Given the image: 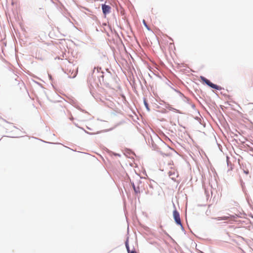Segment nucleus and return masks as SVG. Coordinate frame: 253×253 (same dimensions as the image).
I'll return each mask as SVG.
<instances>
[{
  "label": "nucleus",
  "instance_id": "obj_31",
  "mask_svg": "<svg viewBox=\"0 0 253 253\" xmlns=\"http://www.w3.org/2000/svg\"><path fill=\"white\" fill-rule=\"evenodd\" d=\"M87 128L88 129V130H91L92 129L88 126H87Z\"/></svg>",
  "mask_w": 253,
  "mask_h": 253
},
{
  "label": "nucleus",
  "instance_id": "obj_25",
  "mask_svg": "<svg viewBox=\"0 0 253 253\" xmlns=\"http://www.w3.org/2000/svg\"><path fill=\"white\" fill-rule=\"evenodd\" d=\"M185 98L186 99L187 102L189 103V101H190V99L186 97H185Z\"/></svg>",
  "mask_w": 253,
  "mask_h": 253
},
{
  "label": "nucleus",
  "instance_id": "obj_20",
  "mask_svg": "<svg viewBox=\"0 0 253 253\" xmlns=\"http://www.w3.org/2000/svg\"><path fill=\"white\" fill-rule=\"evenodd\" d=\"M169 176L175 175V173L174 172H172L171 171H169Z\"/></svg>",
  "mask_w": 253,
  "mask_h": 253
},
{
  "label": "nucleus",
  "instance_id": "obj_34",
  "mask_svg": "<svg viewBox=\"0 0 253 253\" xmlns=\"http://www.w3.org/2000/svg\"><path fill=\"white\" fill-rule=\"evenodd\" d=\"M61 35H62L63 37H65V36H66V35H64V34H61Z\"/></svg>",
  "mask_w": 253,
  "mask_h": 253
},
{
  "label": "nucleus",
  "instance_id": "obj_24",
  "mask_svg": "<svg viewBox=\"0 0 253 253\" xmlns=\"http://www.w3.org/2000/svg\"><path fill=\"white\" fill-rule=\"evenodd\" d=\"M191 107L193 109H195V105L194 104H191Z\"/></svg>",
  "mask_w": 253,
  "mask_h": 253
},
{
  "label": "nucleus",
  "instance_id": "obj_19",
  "mask_svg": "<svg viewBox=\"0 0 253 253\" xmlns=\"http://www.w3.org/2000/svg\"><path fill=\"white\" fill-rule=\"evenodd\" d=\"M127 253H136L135 251L134 248L133 247V250H130L129 251H127Z\"/></svg>",
  "mask_w": 253,
  "mask_h": 253
},
{
  "label": "nucleus",
  "instance_id": "obj_13",
  "mask_svg": "<svg viewBox=\"0 0 253 253\" xmlns=\"http://www.w3.org/2000/svg\"><path fill=\"white\" fill-rule=\"evenodd\" d=\"M240 184H241V186L242 187L243 191L244 193H245L246 192V190H245V183L244 182V181H243V180L242 179H240Z\"/></svg>",
  "mask_w": 253,
  "mask_h": 253
},
{
  "label": "nucleus",
  "instance_id": "obj_6",
  "mask_svg": "<svg viewBox=\"0 0 253 253\" xmlns=\"http://www.w3.org/2000/svg\"><path fill=\"white\" fill-rule=\"evenodd\" d=\"M130 184L131 185L134 191V193L135 194H137L138 193H140V190H139V186L138 185L137 187H136L134 182L130 181Z\"/></svg>",
  "mask_w": 253,
  "mask_h": 253
},
{
  "label": "nucleus",
  "instance_id": "obj_14",
  "mask_svg": "<svg viewBox=\"0 0 253 253\" xmlns=\"http://www.w3.org/2000/svg\"><path fill=\"white\" fill-rule=\"evenodd\" d=\"M142 23H143V24L144 26L145 27V28H146L148 30H149V31H151V28H150V27L147 25V22H146V21H145L144 19H143V20H142Z\"/></svg>",
  "mask_w": 253,
  "mask_h": 253
},
{
  "label": "nucleus",
  "instance_id": "obj_3",
  "mask_svg": "<svg viewBox=\"0 0 253 253\" xmlns=\"http://www.w3.org/2000/svg\"><path fill=\"white\" fill-rule=\"evenodd\" d=\"M200 81L204 84H206L210 87L217 90H221L223 89L222 87L212 83L210 80L203 76L200 77Z\"/></svg>",
  "mask_w": 253,
  "mask_h": 253
},
{
  "label": "nucleus",
  "instance_id": "obj_21",
  "mask_svg": "<svg viewBox=\"0 0 253 253\" xmlns=\"http://www.w3.org/2000/svg\"><path fill=\"white\" fill-rule=\"evenodd\" d=\"M48 78H49V79L51 81H53V78L51 76V75L50 74H48Z\"/></svg>",
  "mask_w": 253,
  "mask_h": 253
},
{
  "label": "nucleus",
  "instance_id": "obj_32",
  "mask_svg": "<svg viewBox=\"0 0 253 253\" xmlns=\"http://www.w3.org/2000/svg\"><path fill=\"white\" fill-rule=\"evenodd\" d=\"M167 111L166 110H164V111H162V113H166Z\"/></svg>",
  "mask_w": 253,
  "mask_h": 253
},
{
  "label": "nucleus",
  "instance_id": "obj_2",
  "mask_svg": "<svg viewBox=\"0 0 253 253\" xmlns=\"http://www.w3.org/2000/svg\"><path fill=\"white\" fill-rule=\"evenodd\" d=\"M106 70V73L104 72L102 70V69L100 71V73L97 75V81L99 85H104L106 87L109 86V83L107 80V78H110L112 76L111 73L108 70Z\"/></svg>",
  "mask_w": 253,
  "mask_h": 253
},
{
  "label": "nucleus",
  "instance_id": "obj_11",
  "mask_svg": "<svg viewBox=\"0 0 253 253\" xmlns=\"http://www.w3.org/2000/svg\"><path fill=\"white\" fill-rule=\"evenodd\" d=\"M228 159H229V157H227V164L228 167H230V169H228V171L230 170H232V169H233V166H232L231 163L229 161H228Z\"/></svg>",
  "mask_w": 253,
  "mask_h": 253
},
{
  "label": "nucleus",
  "instance_id": "obj_36",
  "mask_svg": "<svg viewBox=\"0 0 253 253\" xmlns=\"http://www.w3.org/2000/svg\"><path fill=\"white\" fill-rule=\"evenodd\" d=\"M72 119H73V117H72V118L70 119V120H72Z\"/></svg>",
  "mask_w": 253,
  "mask_h": 253
},
{
  "label": "nucleus",
  "instance_id": "obj_8",
  "mask_svg": "<svg viewBox=\"0 0 253 253\" xmlns=\"http://www.w3.org/2000/svg\"><path fill=\"white\" fill-rule=\"evenodd\" d=\"M143 100L144 105L146 110L149 112L150 111V108L149 107V104L147 102V99L145 97H144Z\"/></svg>",
  "mask_w": 253,
  "mask_h": 253
},
{
  "label": "nucleus",
  "instance_id": "obj_33",
  "mask_svg": "<svg viewBox=\"0 0 253 253\" xmlns=\"http://www.w3.org/2000/svg\"><path fill=\"white\" fill-rule=\"evenodd\" d=\"M76 76V75L75 74L72 78H75Z\"/></svg>",
  "mask_w": 253,
  "mask_h": 253
},
{
  "label": "nucleus",
  "instance_id": "obj_1",
  "mask_svg": "<svg viewBox=\"0 0 253 253\" xmlns=\"http://www.w3.org/2000/svg\"><path fill=\"white\" fill-rule=\"evenodd\" d=\"M101 69V67H94L92 73L89 75L87 78V82L90 87L94 88L99 86L97 79H96V77H97V74L100 73Z\"/></svg>",
  "mask_w": 253,
  "mask_h": 253
},
{
  "label": "nucleus",
  "instance_id": "obj_30",
  "mask_svg": "<svg viewBox=\"0 0 253 253\" xmlns=\"http://www.w3.org/2000/svg\"><path fill=\"white\" fill-rule=\"evenodd\" d=\"M199 123L201 124V125H203L202 123V120L201 121H198Z\"/></svg>",
  "mask_w": 253,
  "mask_h": 253
},
{
  "label": "nucleus",
  "instance_id": "obj_5",
  "mask_svg": "<svg viewBox=\"0 0 253 253\" xmlns=\"http://www.w3.org/2000/svg\"><path fill=\"white\" fill-rule=\"evenodd\" d=\"M101 9L102 13L104 16H106L107 14L110 13L111 7L109 5H107L106 3L101 4Z\"/></svg>",
  "mask_w": 253,
  "mask_h": 253
},
{
  "label": "nucleus",
  "instance_id": "obj_12",
  "mask_svg": "<svg viewBox=\"0 0 253 253\" xmlns=\"http://www.w3.org/2000/svg\"><path fill=\"white\" fill-rule=\"evenodd\" d=\"M125 246H126V249L127 250V252L129 251L130 248H129V243H128V237H127V239H126V240L125 242Z\"/></svg>",
  "mask_w": 253,
  "mask_h": 253
},
{
  "label": "nucleus",
  "instance_id": "obj_28",
  "mask_svg": "<svg viewBox=\"0 0 253 253\" xmlns=\"http://www.w3.org/2000/svg\"><path fill=\"white\" fill-rule=\"evenodd\" d=\"M115 155H116V156H119V157H120V156H121V155H120V154H118V153H116V154H115Z\"/></svg>",
  "mask_w": 253,
  "mask_h": 253
},
{
  "label": "nucleus",
  "instance_id": "obj_22",
  "mask_svg": "<svg viewBox=\"0 0 253 253\" xmlns=\"http://www.w3.org/2000/svg\"><path fill=\"white\" fill-rule=\"evenodd\" d=\"M195 119L196 120L198 121H201V119L200 117H197H197H195Z\"/></svg>",
  "mask_w": 253,
  "mask_h": 253
},
{
  "label": "nucleus",
  "instance_id": "obj_10",
  "mask_svg": "<svg viewBox=\"0 0 253 253\" xmlns=\"http://www.w3.org/2000/svg\"><path fill=\"white\" fill-rule=\"evenodd\" d=\"M83 129L84 131V132L86 133H87V134H88L89 135H94V134H99V133H101L102 131H107L109 130H102V131H97L96 132H88V131L84 129V128H83Z\"/></svg>",
  "mask_w": 253,
  "mask_h": 253
},
{
  "label": "nucleus",
  "instance_id": "obj_27",
  "mask_svg": "<svg viewBox=\"0 0 253 253\" xmlns=\"http://www.w3.org/2000/svg\"><path fill=\"white\" fill-rule=\"evenodd\" d=\"M149 187H150V188H153V185H152V184H149Z\"/></svg>",
  "mask_w": 253,
  "mask_h": 253
},
{
  "label": "nucleus",
  "instance_id": "obj_9",
  "mask_svg": "<svg viewBox=\"0 0 253 253\" xmlns=\"http://www.w3.org/2000/svg\"><path fill=\"white\" fill-rule=\"evenodd\" d=\"M212 218L214 219H215L216 220L220 221V220H227V219H228L229 217H228V216H221V217H212Z\"/></svg>",
  "mask_w": 253,
  "mask_h": 253
},
{
  "label": "nucleus",
  "instance_id": "obj_7",
  "mask_svg": "<svg viewBox=\"0 0 253 253\" xmlns=\"http://www.w3.org/2000/svg\"><path fill=\"white\" fill-rule=\"evenodd\" d=\"M166 108L168 109L170 111H173V112H175L177 113L182 114V112L180 110H179L176 108H174L173 107H172L169 104L168 106H167Z\"/></svg>",
  "mask_w": 253,
  "mask_h": 253
},
{
  "label": "nucleus",
  "instance_id": "obj_4",
  "mask_svg": "<svg viewBox=\"0 0 253 253\" xmlns=\"http://www.w3.org/2000/svg\"><path fill=\"white\" fill-rule=\"evenodd\" d=\"M173 207L174 208V210L173 211L172 215L174 221L176 225H180L181 220L180 219L179 212L176 210L174 204H173Z\"/></svg>",
  "mask_w": 253,
  "mask_h": 253
},
{
  "label": "nucleus",
  "instance_id": "obj_15",
  "mask_svg": "<svg viewBox=\"0 0 253 253\" xmlns=\"http://www.w3.org/2000/svg\"><path fill=\"white\" fill-rule=\"evenodd\" d=\"M171 88H172V89H173L175 92H176L177 93H178L179 94V95H180V96L185 97V96H184V94H183L182 92H181L179 90H177V89H175V88H172V87H171Z\"/></svg>",
  "mask_w": 253,
  "mask_h": 253
},
{
  "label": "nucleus",
  "instance_id": "obj_29",
  "mask_svg": "<svg viewBox=\"0 0 253 253\" xmlns=\"http://www.w3.org/2000/svg\"><path fill=\"white\" fill-rule=\"evenodd\" d=\"M171 178L172 180L175 181V178L174 177H171Z\"/></svg>",
  "mask_w": 253,
  "mask_h": 253
},
{
  "label": "nucleus",
  "instance_id": "obj_23",
  "mask_svg": "<svg viewBox=\"0 0 253 253\" xmlns=\"http://www.w3.org/2000/svg\"><path fill=\"white\" fill-rule=\"evenodd\" d=\"M244 172L246 174H249V171L248 170H244Z\"/></svg>",
  "mask_w": 253,
  "mask_h": 253
},
{
  "label": "nucleus",
  "instance_id": "obj_35",
  "mask_svg": "<svg viewBox=\"0 0 253 253\" xmlns=\"http://www.w3.org/2000/svg\"><path fill=\"white\" fill-rule=\"evenodd\" d=\"M4 122H5L8 123V122L6 120H4Z\"/></svg>",
  "mask_w": 253,
  "mask_h": 253
},
{
  "label": "nucleus",
  "instance_id": "obj_17",
  "mask_svg": "<svg viewBox=\"0 0 253 253\" xmlns=\"http://www.w3.org/2000/svg\"><path fill=\"white\" fill-rule=\"evenodd\" d=\"M75 107L77 109H78V110H80L81 111H82L83 112L87 113V112L85 110H83L82 108H81L80 107L79 105H76Z\"/></svg>",
  "mask_w": 253,
  "mask_h": 253
},
{
  "label": "nucleus",
  "instance_id": "obj_18",
  "mask_svg": "<svg viewBox=\"0 0 253 253\" xmlns=\"http://www.w3.org/2000/svg\"><path fill=\"white\" fill-rule=\"evenodd\" d=\"M179 226H180V227H181V230L184 232V233L185 234L186 233V231L183 227V226L182 225V222H181V224L180 225H178Z\"/></svg>",
  "mask_w": 253,
  "mask_h": 253
},
{
  "label": "nucleus",
  "instance_id": "obj_26",
  "mask_svg": "<svg viewBox=\"0 0 253 253\" xmlns=\"http://www.w3.org/2000/svg\"><path fill=\"white\" fill-rule=\"evenodd\" d=\"M141 181L139 179L138 181V182H137V184H138V185L139 186V184L141 183Z\"/></svg>",
  "mask_w": 253,
  "mask_h": 253
},
{
  "label": "nucleus",
  "instance_id": "obj_16",
  "mask_svg": "<svg viewBox=\"0 0 253 253\" xmlns=\"http://www.w3.org/2000/svg\"><path fill=\"white\" fill-rule=\"evenodd\" d=\"M161 102L162 103H160V104L162 105H164L165 107L168 106L169 105V103L168 102H165V101L161 100Z\"/></svg>",
  "mask_w": 253,
  "mask_h": 253
}]
</instances>
